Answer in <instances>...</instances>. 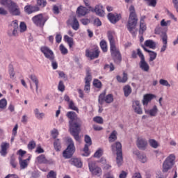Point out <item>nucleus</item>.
Here are the masks:
<instances>
[{
	"label": "nucleus",
	"instance_id": "obj_1",
	"mask_svg": "<svg viewBox=\"0 0 178 178\" xmlns=\"http://www.w3.org/2000/svg\"><path fill=\"white\" fill-rule=\"evenodd\" d=\"M67 118L70 119L69 127L70 133L76 140L80 141V131H81V124L83 122L81 120L77 117V114L74 111H69L66 114Z\"/></svg>",
	"mask_w": 178,
	"mask_h": 178
},
{
	"label": "nucleus",
	"instance_id": "obj_2",
	"mask_svg": "<svg viewBox=\"0 0 178 178\" xmlns=\"http://www.w3.org/2000/svg\"><path fill=\"white\" fill-rule=\"evenodd\" d=\"M108 38L110 42L111 55L115 63H120V62H122V54L119 49L116 47V42L115 41V38L112 33H108Z\"/></svg>",
	"mask_w": 178,
	"mask_h": 178
},
{
	"label": "nucleus",
	"instance_id": "obj_3",
	"mask_svg": "<svg viewBox=\"0 0 178 178\" xmlns=\"http://www.w3.org/2000/svg\"><path fill=\"white\" fill-rule=\"evenodd\" d=\"M129 20L127 24V27L128 31L131 34H132L133 37H136V26H137V22H138V19L137 18V14H136V8H134V6H131L129 7Z\"/></svg>",
	"mask_w": 178,
	"mask_h": 178
},
{
	"label": "nucleus",
	"instance_id": "obj_4",
	"mask_svg": "<svg viewBox=\"0 0 178 178\" xmlns=\"http://www.w3.org/2000/svg\"><path fill=\"white\" fill-rule=\"evenodd\" d=\"M111 149L113 153L116 152V163L118 166H122L123 163V152L122 150V143L116 142L111 145Z\"/></svg>",
	"mask_w": 178,
	"mask_h": 178
},
{
	"label": "nucleus",
	"instance_id": "obj_5",
	"mask_svg": "<svg viewBox=\"0 0 178 178\" xmlns=\"http://www.w3.org/2000/svg\"><path fill=\"white\" fill-rule=\"evenodd\" d=\"M68 145L66 149L63 152V156L66 159H70L73 156L74 152H76V147L74 146V142L72 138H67Z\"/></svg>",
	"mask_w": 178,
	"mask_h": 178
},
{
	"label": "nucleus",
	"instance_id": "obj_6",
	"mask_svg": "<svg viewBox=\"0 0 178 178\" xmlns=\"http://www.w3.org/2000/svg\"><path fill=\"white\" fill-rule=\"evenodd\" d=\"M175 159L176 156L174 154H170L167 159L164 161L163 163V172L166 173L168 171L170 170L175 165Z\"/></svg>",
	"mask_w": 178,
	"mask_h": 178
},
{
	"label": "nucleus",
	"instance_id": "obj_7",
	"mask_svg": "<svg viewBox=\"0 0 178 178\" xmlns=\"http://www.w3.org/2000/svg\"><path fill=\"white\" fill-rule=\"evenodd\" d=\"M32 21L34 23V24L37 26V27L42 28L45 25V23L47 22V18L44 17L42 14H39V15H35L32 18Z\"/></svg>",
	"mask_w": 178,
	"mask_h": 178
},
{
	"label": "nucleus",
	"instance_id": "obj_8",
	"mask_svg": "<svg viewBox=\"0 0 178 178\" xmlns=\"http://www.w3.org/2000/svg\"><path fill=\"white\" fill-rule=\"evenodd\" d=\"M41 52L44 55L45 58L47 59H49V60H54L55 59V55L54 54V51L49 49L48 47H42L40 48Z\"/></svg>",
	"mask_w": 178,
	"mask_h": 178
},
{
	"label": "nucleus",
	"instance_id": "obj_9",
	"mask_svg": "<svg viewBox=\"0 0 178 178\" xmlns=\"http://www.w3.org/2000/svg\"><path fill=\"white\" fill-rule=\"evenodd\" d=\"M89 10L95 13L97 16L102 17L105 15V11H104V6L101 4H97L95 6V8L89 6Z\"/></svg>",
	"mask_w": 178,
	"mask_h": 178
},
{
	"label": "nucleus",
	"instance_id": "obj_10",
	"mask_svg": "<svg viewBox=\"0 0 178 178\" xmlns=\"http://www.w3.org/2000/svg\"><path fill=\"white\" fill-rule=\"evenodd\" d=\"M86 58H90L91 60L92 59H97L99 56V49H98V47H95L92 50L86 49Z\"/></svg>",
	"mask_w": 178,
	"mask_h": 178
},
{
	"label": "nucleus",
	"instance_id": "obj_11",
	"mask_svg": "<svg viewBox=\"0 0 178 178\" xmlns=\"http://www.w3.org/2000/svg\"><path fill=\"white\" fill-rule=\"evenodd\" d=\"M90 172H91L93 176H101L102 175V169L101 168L95 165L92 163L88 164Z\"/></svg>",
	"mask_w": 178,
	"mask_h": 178
},
{
	"label": "nucleus",
	"instance_id": "obj_12",
	"mask_svg": "<svg viewBox=\"0 0 178 178\" xmlns=\"http://www.w3.org/2000/svg\"><path fill=\"white\" fill-rule=\"evenodd\" d=\"M8 12L12 16H20L21 12L19 6L16 3H13L8 8Z\"/></svg>",
	"mask_w": 178,
	"mask_h": 178
},
{
	"label": "nucleus",
	"instance_id": "obj_13",
	"mask_svg": "<svg viewBox=\"0 0 178 178\" xmlns=\"http://www.w3.org/2000/svg\"><path fill=\"white\" fill-rule=\"evenodd\" d=\"M85 147L83 148L84 154H83V156H88L90 155V152L88 151V146L92 144V141L91 140V138L88 135L85 136Z\"/></svg>",
	"mask_w": 178,
	"mask_h": 178
},
{
	"label": "nucleus",
	"instance_id": "obj_14",
	"mask_svg": "<svg viewBox=\"0 0 178 178\" xmlns=\"http://www.w3.org/2000/svg\"><path fill=\"white\" fill-rule=\"evenodd\" d=\"M136 144L139 149H143L144 151L148 145V141H147L145 138H138Z\"/></svg>",
	"mask_w": 178,
	"mask_h": 178
},
{
	"label": "nucleus",
	"instance_id": "obj_15",
	"mask_svg": "<svg viewBox=\"0 0 178 178\" xmlns=\"http://www.w3.org/2000/svg\"><path fill=\"white\" fill-rule=\"evenodd\" d=\"M132 108L135 112L138 115H143V108H141V104H140V101L136 100L133 102Z\"/></svg>",
	"mask_w": 178,
	"mask_h": 178
},
{
	"label": "nucleus",
	"instance_id": "obj_16",
	"mask_svg": "<svg viewBox=\"0 0 178 178\" xmlns=\"http://www.w3.org/2000/svg\"><path fill=\"white\" fill-rule=\"evenodd\" d=\"M38 10H40V7H38V6L27 5L24 7V11L27 15H31V13L38 12Z\"/></svg>",
	"mask_w": 178,
	"mask_h": 178
},
{
	"label": "nucleus",
	"instance_id": "obj_17",
	"mask_svg": "<svg viewBox=\"0 0 178 178\" xmlns=\"http://www.w3.org/2000/svg\"><path fill=\"white\" fill-rule=\"evenodd\" d=\"M161 38L163 42V46L161 49V52H165L166 51V48H168V35L166 34V33H163L161 35Z\"/></svg>",
	"mask_w": 178,
	"mask_h": 178
},
{
	"label": "nucleus",
	"instance_id": "obj_18",
	"mask_svg": "<svg viewBox=\"0 0 178 178\" xmlns=\"http://www.w3.org/2000/svg\"><path fill=\"white\" fill-rule=\"evenodd\" d=\"M108 17L111 23H113V24H115V23H118V22L120 20V19L122 18V16L120 15V14L115 15V14L109 13L108 15Z\"/></svg>",
	"mask_w": 178,
	"mask_h": 178
},
{
	"label": "nucleus",
	"instance_id": "obj_19",
	"mask_svg": "<svg viewBox=\"0 0 178 178\" xmlns=\"http://www.w3.org/2000/svg\"><path fill=\"white\" fill-rule=\"evenodd\" d=\"M10 145L6 142H3L1 145L0 154L2 156H6L8 154V149H9Z\"/></svg>",
	"mask_w": 178,
	"mask_h": 178
},
{
	"label": "nucleus",
	"instance_id": "obj_20",
	"mask_svg": "<svg viewBox=\"0 0 178 178\" xmlns=\"http://www.w3.org/2000/svg\"><path fill=\"white\" fill-rule=\"evenodd\" d=\"M76 13L78 16L80 17V16H86V15L90 13V10H88V8H87V7L81 6L77 8Z\"/></svg>",
	"mask_w": 178,
	"mask_h": 178
},
{
	"label": "nucleus",
	"instance_id": "obj_21",
	"mask_svg": "<svg viewBox=\"0 0 178 178\" xmlns=\"http://www.w3.org/2000/svg\"><path fill=\"white\" fill-rule=\"evenodd\" d=\"M11 30H13L12 35L16 37L17 35V30H19V24H17V20H14L10 24Z\"/></svg>",
	"mask_w": 178,
	"mask_h": 178
},
{
	"label": "nucleus",
	"instance_id": "obj_22",
	"mask_svg": "<svg viewBox=\"0 0 178 178\" xmlns=\"http://www.w3.org/2000/svg\"><path fill=\"white\" fill-rule=\"evenodd\" d=\"M154 98H155V96L152 94L145 95L143 99V104L147 106L149 102H151Z\"/></svg>",
	"mask_w": 178,
	"mask_h": 178
},
{
	"label": "nucleus",
	"instance_id": "obj_23",
	"mask_svg": "<svg viewBox=\"0 0 178 178\" xmlns=\"http://www.w3.org/2000/svg\"><path fill=\"white\" fill-rule=\"evenodd\" d=\"M145 19V16H143L140 18L139 34L141 35H143L144 34V31L147 30V25H145V22H144Z\"/></svg>",
	"mask_w": 178,
	"mask_h": 178
},
{
	"label": "nucleus",
	"instance_id": "obj_24",
	"mask_svg": "<svg viewBox=\"0 0 178 178\" xmlns=\"http://www.w3.org/2000/svg\"><path fill=\"white\" fill-rule=\"evenodd\" d=\"M139 66L143 72H149V65H148V63L145 61V58L143 60H140L139 63Z\"/></svg>",
	"mask_w": 178,
	"mask_h": 178
},
{
	"label": "nucleus",
	"instance_id": "obj_25",
	"mask_svg": "<svg viewBox=\"0 0 178 178\" xmlns=\"http://www.w3.org/2000/svg\"><path fill=\"white\" fill-rule=\"evenodd\" d=\"M145 112L147 115H149V116L155 117L158 113V107H156V106H154L150 110L145 109Z\"/></svg>",
	"mask_w": 178,
	"mask_h": 178
},
{
	"label": "nucleus",
	"instance_id": "obj_26",
	"mask_svg": "<svg viewBox=\"0 0 178 178\" xmlns=\"http://www.w3.org/2000/svg\"><path fill=\"white\" fill-rule=\"evenodd\" d=\"M118 140V132L114 130L112 131V133L110 134V136L108 137V141L109 143H115Z\"/></svg>",
	"mask_w": 178,
	"mask_h": 178
},
{
	"label": "nucleus",
	"instance_id": "obj_27",
	"mask_svg": "<svg viewBox=\"0 0 178 178\" xmlns=\"http://www.w3.org/2000/svg\"><path fill=\"white\" fill-rule=\"evenodd\" d=\"M86 83L90 84L91 80H92V76H91V70L88 67L86 68V76L85 78Z\"/></svg>",
	"mask_w": 178,
	"mask_h": 178
},
{
	"label": "nucleus",
	"instance_id": "obj_28",
	"mask_svg": "<svg viewBox=\"0 0 178 178\" xmlns=\"http://www.w3.org/2000/svg\"><path fill=\"white\" fill-rule=\"evenodd\" d=\"M36 161L38 163L42 164V163H48V160L47 158H45V155L41 154L40 156H38L36 158Z\"/></svg>",
	"mask_w": 178,
	"mask_h": 178
},
{
	"label": "nucleus",
	"instance_id": "obj_29",
	"mask_svg": "<svg viewBox=\"0 0 178 178\" xmlns=\"http://www.w3.org/2000/svg\"><path fill=\"white\" fill-rule=\"evenodd\" d=\"M71 164L76 168H81L83 166V163H81V161L79 159H72L71 160Z\"/></svg>",
	"mask_w": 178,
	"mask_h": 178
},
{
	"label": "nucleus",
	"instance_id": "obj_30",
	"mask_svg": "<svg viewBox=\"0 0 178 178\" xmlns=\"http://www.w3.org/2000/svg\"><path fill=\"white\" fill-rule=\"evenodd\" d=\"M145 46L149 47V48H151L152 49H155L156 48V44H155V42L151 40H147L145 42Z\"/></svg>",
	"mask_w": 178,
	"mask_h": 178
},
{
	"label": "nucleus",
	"instance_id": "obj_31",
	"mask_svg": "<svg viewBox=\"0 0 178 178\" xmlns=\"http://www.w3.org/2000/svg\"><path fill=\"white\" fill-rule=\"evenodd\" d=\"M54 147L55 151H60V149L62 148V144L60 143V140L59 139H55L54 142Z\"/></svg>",
	"mask_w": 178,
	"mask_h": 178
},
{
	"label": "nucleus",
	"instance_id": "obj_32",
	"mask_svg": "<svg viewBox=\"0 0 178 178\" xmlns=\"http://www.w3.org/2000/svg\"><path fill=\"white\" fill-rule=\"evenodd\" d=\"M29 77L33 83H35L36 92H38V84L40 83V81H38V78H37L35 75H31Z\"/></svg>",
	"mask_w": 178,
	"mask_h": 178
},
{
	"label": "nucleus",
	"instance_id": "obj_33",
	"mask_svg": "<svg viewBox=\"0 0 178 178\" xmlns=\"http://www.w3.org/2000/svg\"><path fill=\"white\" fill-rule=\"evenodd\" d=\"M116 79H117V81L118 83H126V81H127V79H128L127 74L124 72L122 78V76L118 75Z\"/></svg>",
	"mask_w": 178,
	"mask_h": 178
},
{
	"label": "nucleus",
	"instance_id": "obj_34",
	"mask_svg": "<svg viewBox=\"0 0 178 178\" xmlns=\"http://www.w3.org/2000/svg\"><path fill=\"white\" fill-rule=\"evenodd\" d=\"M72 27L73 30H75L76 31H77V30H79V29L80 27L79 21L77 20V18H76V17H74L73 18V22L72 23Z\"/></svg>",
	"mask_w": 178,
	"mask_h": 178
},
{
	"label": "nucleus",
	"instance_id": "obj_35",
	"mask_svg": "<svg viewBox=\"0 0 178 178\" xmlns=\"http://www.w3.org/2000/svg\"><path fill=\"white\" fill-rule=\"evenodd\" d=\"M123 91H124V97H129V95L131 94V87L129 85H127L124 86Z\"/></svg>",
	"mask_w": 178,
	"mask_h": 178
},
{
	"label": "nucleus",
	"instance_id": "obj_36",
	"mask_svg": "<svg viewBox=\"0 0 178 178\" xmlns=\"http://www.w3.org/2000/svg\"><path fill=\"white\" fill-rule=\"evenodd\" d=\"M1 4L3 5V6H6V8H8L10 6H12L13 3L15 2L12 1V0H1Z\"/></svg>",
	"mask_w": 178,
	"mask_h": 178
},
{
	"label": "nucleus",
	"instance_id": "obj_37",
	"mask_svg": "<svg viewBox=\"0 0 178 178\" xmlns=\"http://www.w3.org/2000/svg\"><path fill=\"white\" fill-rule=\"evenodd\" d=\"M136 155L138 156L142 163H145V162H147V156H145V154H140V152H137Z\"/></svg>",
	"mask_w": 178,
	"mask_h": 178
},
{
	"label": "nucleus",
	"instance_id": "obj_38",
	"mask_svg": "<svg viewBox=\"0 0 178 178\" xmlns=\"http://www.w3.org/2000/svg\"><path fill=\"white\" fill-rule=\"evenodd\" d=\"M149 144L152 148L156 149L159 147V143H158V142L154 139H149Z\"/></svg>",
	"mask_w": 178,
	"mask_h": 178
},
{
	"label": "nucleus",
	"instance_id": "obj_39",
	"mask_svg": "<svg viewBox=\"0 0 178 178\" xmlns=\"http://www.w3.org/2000/svg\"><path fill=\"white\" fill-rule=\"evenodd\" d=\"M64 40L65 41H66V42H67L70 48H72V47H73V38L69 37L67 35H65L64 36Z\"/></svg>",
	"mask_w": 178,
	"mask_h": 178
},
{
	"label": "nucleus",
	"instance_id": "obj_40",
	"mask_svg": "<svg viewBox=\"0 0 178 178\" xmlns=\"http://www.w3.org/2000/svg\"><path fill=\"white\" fill-rule=\"evenodd\" d=\"M100 47L102 49L103 52H107L108 51V44H106V41L104 40H102L100 42Z\"/></svg>",
	"mask_w": 178,
	"mask_h": 178
},
{
	"label": "nucleus",
	"instance_id": "obj_41",
	"mask_svg": "<svg viewBox=\"0 0 178 178\" xmlns=\"http://www.w3.org/2000/svg\"><path fill=\"white\" fill-rule=\"evenodd\" d=\"M149 62H154V60L156 59V55H157L156 52L150 51L149 52Z\"/></svg>",
	"mask_w": 178,
	"mask_h": 178
},
{
	"label": "nucleus",
	"instance_id": "obj_42",
	"mask_svg": "<svg viewBox=\"0 0 178 178\" xmlns=\"http://www.w3.org/2000/svg\"><path fill=\"white\" fill-rule=\"evenodd\" d=\"M104 102H106V104H111V102H113V95L111 94L107 95L104 99Z\"/></svg>",
	"mask_w": 178,
	"mask_h": 178
},
{
	"label": "nucleus",
	"instance_id": "obj_43",
	"mask_svg": "<svg viewBox=\"0 0 178 178\" xmlns=\"http://www.w3.org/2000/svg\"><path fill=\"white\" fill-rule=\"evenodd\" d=\"M108 69H110V72H113V70H115V65H113V63H110V65L106 64L104 66V70H108Z\"/></svg>",
	"mask_w": 178,
	"mask_h": 178
},
{
	"label": "nucleus",
	"instance_id": "obj_44",
	"mask_svg": "<svg viewBox=\"0 0 178 178\" xmlns=\"http://www.w3.org/2000/svg\"><path fill=\"white\" fill-rule=\"evenodd\" d=\"M34 112L37 119H42L44 118V113H40V111L38 110V108H35Z\"/></svg>",
	"mask_w": 178,
	"mask_h": 178
},
{
	"label": "nucleus",
	"instance_id": "obj_45",
	"mask_svg": "<svg viewBox=\"0 0 178 178\" xmlns=\"http://www.w3.org/2000/svg\"><path fill=\"white\" fill-rule=\"evenodd\" d=\"M93 122L98 123L99 124H104V118L102 117L97 116L93 118Z\"/></svg>",
	"mask_w": 178,
	"mask_h": 178
},
{
	"label": "nucleus",
	"instance_id": "obj_46",
	"mask_svg": "<svg viewBox=\"0 0 178 178\" xmlns=\"http://www.w3.org/2000/svg\"><path fill=\"white\" fill-rule=\"evenodd\" d=\"M19 165L21 169H26V167L28 165L27 160H22V159L19 158Z\"/></svg>",
	"mask_w": 178,
	"mask_h": 178
},
{
	"label": "nucleus",
	"instance_id": "obj_47",
	"mask_svg": "<svg viewBox=\"0 0 178 178\" xmlns=\"http://www.w3.org/2000/svg\"><path fill=\"white\" fill-rule=\"evenodd\" d=\"M105 93H102L99 96L98 102L100 105H103L104 102H105Z\"/></svg>",
	"mask_w": 178,
	"mask_h": 178
},
{
	"label": "nucleus",
	"instance_id": "obj_48",
	"mask_svg": "<svg viewBox=\"0 0 178 178\" xmlns=\"http://www.w3.org/2000/svg\"><path fill=\"white\" fill-rule=\"evenodd\" d=\"M159 83L161 86H164L165 87H170V83L169 82L163 79H161L159 80Z\"/></svg>",
	"mask_w": 178,
	"mask_h": 178
},
{
	"label": "nucleus",
	"instance_id": "obj_49",
	"mask_svg": "<svg viewBox=\"0 0 178 178\" xmlns=\"http://www.w3.org/2000/svg\"><path fill=\"white\" fill-rule=\"evenodd\" d=\"M7 105L8 102L5 99L0 100V109H5Z\"/></svg>",
	"mask_w": 178,
	"mask_h": 178
},
{
	"label": "nucleus",
	"instance_id": "obj_50",
	"mask_svg": "<svg viewBox=\"0 0 178 178\" xmlns=\"http://www.w3.org/2000/svg\"><path fill=\"white\" fill-rule=\"evenodd\" d=\"M37 4L38 6L45 8V6H47V0H37Z\"/></svg>",
	"mask_w": 178,
	"mask_h": 178
},
{
	"label": "nucleus",
	"instance_id": "obj_51",
	"mask_svg": "<svg viewBox=\"0 0 178 178\" xmlns=\"http://www.w3.org/2000/svg\"><path fill=\"white\" fill-rule=\"evenodd\" d=\"M172 23L170 20L165 21V19H162L161 21V27H168Z\"/></svg>",
	"mask_w": 178,
	"mask_h": 178
},
{
	"label": "nucleus",
	"instance_id": "obj_52",
	"mask_svg": "<svg viewBox=\"0 0 178 178\" xmlns=\"http://www.w3.org/2000/svg\"><path fill=\"white\" fill-rule=\"evenodd\" d=\"M93 84H94L95 87H96V88H101V87H102V83L101 82V81H99L98 79H95L93 81Z\"/></svg>",
	"mask_w": 178,
	"mask_h": 178
},
{
	"label": "nucleus",
	"instance_id": "obj_53",
	"mask_svg": "<svg viewBox=\"0 0 178 178\" xmlns=\"http://www.w3.org/2000/svg\"><path fill=\"white\" fill-rule=\"evenodd\" d=\"M59 136V132L58 131V129H54L51 131V136L54 140H56V138Z\"/></svg>",
	"mask_w": 178,
	"mask_h": 178
},
{
	"label": "nucleus",
	"instance_id": "obj_54",
	"mask_svg": "<svg viewBox=\"0 0 178 178\" xmlns=\"http://www.w3.org/2000/svg\"><path fill=\"white\" fill-rule=\"evenodd\" d=\"M58 90L63 92L65 91V84L63 83V81H60L58 86Z\"/></svg>",
	"mask_w": 178,
	"mask_h": 178
},
{
	"label": "nucleus",
	"instance_id": "obj_55",
	"mask_svg": "<svg viewBox=\"0 0 178 178\" xmlns=\"http://www.w3.org/2000/svg\"><path fill=\"white\" fill-rule=\"evenodd\" d=\"M19 29L21 33L26 31V30H27V26H26V23L21 22L19 25Z\"/></svg>",
	"mask_w": 178,
	"mask_h": 178
},
{
	"label": "nucleus",
	"instance_id": "obj_56",
	"mask_svg": "<svg viewBox=\"0 0 178 178\" xmlns=\"http://www.w3.org/2000/svg\"><path fill=\"white\" fill-rule=\"evenodd\" d=\"M60 51L63 55H66L68 52L67 49L63 44L60 45Z\"/></svg>",
	"mask_w": 178,
	"mask_h": 178
},
{
	"label": "nucleus",
	"instance_id": "obj_57",
	"mask_svg": "<svg viewBox=\"0 0 178 178\" xmlns=\"http://www.w3.org/2000/svg\"><path fill=\"white\" fill-rule=\"evenodd\" d=\"M162 27L161 26H157L155 30H154V33L155 34H158L159 35H162L163 33H166V32H163L162 31Z\"/></svg>",
	"mask_w": 178,
	"mask_h": 178
},
{
	"label": "nucleus",
	"instance_id": "obj_58",
	"mask_svg": "<svg viewBox=\"0 0 178 178\" xmlns=\"http://www.w3.org/2000/svg\"><path fill=\"white\" fill-rule=\"evenodd\" d=\"M101 156H102V149H99L94 154V158H101Z\"/></svg>",
	"mask_w": 178,
	"mask_h": 178
},
{
	"label": "nucleus",
	"instance_id": "obj_59",
	"mask_svg": "<svg viewBox=\"0 0 178 178\" xmlns=\"http://www.w3.org/2000/svg\"><path fill=\"white\" fill-rule=\"evenodd\" d=\"M70 109H72V111H79V108L74 105L73 101H70L69 103Z\"/></svg>",
	"mask_w": 178,
	"mask_h": 178
},
{
	"label": "nucleus",
	"instance_id": "obj_60",
	"mask_svg": "<svg viewBox=\"0 0 178 178\" xmlns=\"http://www.w3.org/2000/svg\"><path fill=\"white\" fill-rule=\"evenodd\" d=\"M28 148L29 149H34V148H35V142L34 140H31V142H29V143L28 144Z\"/></svg>",
	"mask_w": 178,
	"mask_h": 178
},
{
	"label": "nucleus",
	"instance_id": "obj_61",
	"mask_svg": "<svg viewBox=\"0 0 178 178\" xmlns=\"http://www.w3.org/2000/svg\"><path fill=\"white\" fill-rule=\"evenodd\" d=\"M47 178H56V172L51 170L47 175Z\"/></svg>",
	"mask_w": 178,
	"mask_h": 178
},
{
	"label": "nucleus",
	"instance_id": "obj_62",
	"mask_svg": "<svg viewBox=\"0 0 178 178\" xmlns=\"http://www.w3.org/2000/svg\"><path fill=\"white\" fill-rule=\"evenodd\" d=\"M148 1V6L155 8L156 6V0H146Z\"/></svg>",
	"mask_w": 178,
	"mask_h": 178
},
{
	"label": "nucleus",
	"instance_id": "obj_63",
	"mask_svg": "<svg viewBox=\"0 0 178 178\" xmlns=\"http://www.w3.org/2000/svg\"><path fill=\"white\" fill-rule=\"evenodd\" d=\"M127 177V172L124 170H122L119 175V178H126Z\"/></svg>",
	"mask_w": 178,
	"mask_h": 178
},
{
	"label": "nucleus",
	"instance_id": "obj_64",
	"mask_svg": "<svg viewBox=\"0 0 178 178\" xmlns=\"http://www.w3.org/2000/svg\"><path fill=\"white\" fill-rule=\"evenodd\" d=\"M174 5L175 9H176L177 13H178V0H172Z\"/></svg>",
	"mask_w": 178,
	"mask_h": 178
}]
</instances>
